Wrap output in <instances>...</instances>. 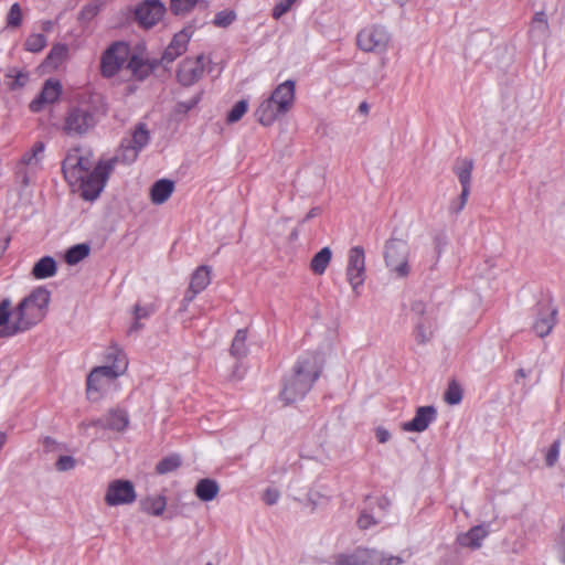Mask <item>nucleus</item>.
<instances>
[{
	"mask_svg": "<svg viewBox=\"0 0 565 565\" xmlns=\"http://www.w3.org/2000/svg\"><path fill=\"white\" fill-rule=\"evenodd\" d=\"M211 282V270L207 266H200L191 276L190 288L202 292Z\"/></svg>",
	"mask_w": 565,
	"mask_h": 565,
	"instance_id": "nucleus-30",
	"label": "nucleus"
},
{
	"mask_svg": "<svg viewBox=\"0 0 565 565\" xmlns=\"http://www.w3.org/2000/svg\"><path fill=\"white\" fill-rule=\"evenodd\" d=\"M113 171V161H99L94 169L78 181L82 198L86 201L96 200L104 190Z\"/></svg>",
	"mask_w": 565,
	"mask_h": 565,
	"instance_id": "nucleus-5",
	"label": "nucleus"
},
{
	"mask_svg": "<svg viewBox=\"0 0 565 565\" xmlns=\"http://www.w3.org/2000/svg\"><path fill=\"white\" fill-rule=\"evenodd\" d=\"M559 449L561 440L556 439L552 443L545 456V463L547 467H553L556 463L559 456Z\"/></svg>",
	"mask_w": 565,
	"mask_h": 565,
	"instance_id": "nucleus-47",
	"label": "nucleus"
},
{
	"mask_svg": "<svg viewBox=\"0 0 565 565\" xmlns=\"http://www.w3.org/2000/svg\"><path fill=\"white\" fill-rule=\"evenodd\" d=\"M192 31L188 28H184L180 32L175 33L162 53L158 63L164 67L174 62L179 56H181L188 49L189 42L192 36Z\"/></svg>",
	"mask_w": 565,
	"mask_h": 565,
	"instance_id": "nucleus-13",
	"label": "nucleus"
},
{
	"mask_svg": "<svg viewBox=\"0 0 565 565\" xmlns=\"http://www.w3.org/2000/svg\"><path fill=\"white\" fill-rule=\"evenodd\" d=\"M8 77H13L14 81L10 85L11 89H17L25 86L29 81V73L24 71H14V75L8 74Z\"/></svg>",
	"mask_w": 565,
	"mask_h": 565,
	"instance_id": "nucleus-52",
	"label": "nucleus"
},
{
	"mask_svg": "<svg viewBox=\"0 0 565 565\" xmlns=\"http://www.w3.org/2000/svg\"><path fill=\"white\" fill-rule=\"evenodd\" d=\"M154 310L156 308L153 305L140 306L137 303L134 307V317L137 318V320L147 319L154 312Z\"/></svg>",
	"mask_w": 565,
	"mask_h": 565,
	"instance_id": "nucleus-53",
	"label": "nucleus"
},
{
	"mask_svg": "<svg viewBox=\"0 0 565 565\" xmlns=\"http://www.w3.org/2000/svg\"><path fill=\"white\" fill-rule=\"evenodd\" d=\"M279 497V491L276 488L269 487L265 490L263 500L267 505H274L278 502Z\"/></svg>",
	"mask_w": 565,
	"mask_h": 565,
	"instance_id": "nucleus-56",
	"label": "nucleus"
},
{
	"mask_svg": "<svg viewBox=\"0 0 565 565\" xmlns=\"http://www.w3.org/2000/svg\"><path fill=\"white\" fill-rule=\"evenodd\" d=\"M198 0H171L170 10L175 15H184L196 4Z\"/></svg>",
	"mask_w": 565,
	"mask_h": 565,
	"instance_id": "nucleus-41",
	"label": "nucleus"
},
{
	"mask_svg": "<svg viewBox=\"0 0 565 565\" xmlns=\"http://www.w3.org/2000/svg\"><path fill=\"white\" fill-rule=\"evenodd\" d=\"M247 108H248L247 100L242 99V100L237 102L233 106V108L228 111L226 121L228 124H234V122L238 121L244 116V114L247 111Z\"/></svg>",
	"mask_w": 565,
	"mask_h": 565,
	"instance_id": "nucleus-43",
	"label": "nucleus"
},
{
	"mask_svg": "<svg viewBox=\"0 0 565 565\" xmlns=\"http://www.w3.org/2000/svg\"><path fill=\"white\" fill-rule=\"evenodd\" d=\"M247 330H237L231 345V354L237 359L244 358L247 354L246 347Z\"/></svg>",
	"mask_w": 565,
	"mask_h": 565,
	"instance_id": "nucleus-35",
	"label": "nucleus"
},
{
	"mask_svg": "<svg viewBox=\"0 0 565 565\" xmlns=\"http://www.w3.org/2000/svg\"><path fill=\"white\" fill-rule=\"evenodd\" d=\"M390 35L384 26L372 25L361 30L356 36L358 46L364 52H384Z\"/></svg>",
	"mask_w": 565,
	"mask_h": 565,
	"instance_id": "nucleus-8",
	"label": "nucleus"
},
{
	"mask_svg": "<svg viewBox=\"0 0 565 565\" xmlns=\"http://www.w3.org/2000/svg\"><path fill=\"white\" fill-rule=\"evenodd\" d=\"M44 150L45 143L43 141H36L32 149L23 154L21 162L26 166L39 164L44 156Z\"/></svg>",
	"mask_w": 565,
	"mask_h": 565,
	"instance_id": "nucleus-36",
	"label": "nucleus"
},
{
	"mask_svg": "<svg viewBox=\"0 0 565 565\" xmlns=\"http://www.w3.org/2000/svg\"><path fill=\"white\" fill-rule=\"evenodd\" d=\"M51 299L50 291L44 287L35 288L28 297L18 305L20 322L13 328V332H24L35 326L44 318V310Z\"/></svg>",
	"mask_w": 565,
	"mask_h": 565,
	"instance_id": "nucleus-3",
	"label": "nucleus"
},
{
	"mask_svg": "<svg viewBox=\"0 0 565 565\" xmlns=\"http://www.w3.org/2000/svg\"><path fill=\"white\" fill-rule=\"evenodd\" d=\"M295 90L296 82L287 79L273 90L269 98L278 105V109L286 110L288 113L295 103Z\"/></svg>",
	"mask_w": 565,
	"mask_h": 565,
	"instance_id": "nucleus-18",
	"label": "nucleus"
},
{
	"mask_svg": "<svg viewBox=\"0 0 565 565\" xmlns=\"http://www.w3.org/2000/svg\"><path fill=\"white\" fill-rule=\"evenodd\" d=\"M297 0H281L279 1L273 9V18L275 20H279L284 14H286L290 8L292 7V4L296 2Z\"/></svg>",
	"mask_w": 565,
	"mask_h": 565,
	"instance_id": "nucleus-49",
	"label": "nucleus"
},
{
	"mask_svg": "<svg viewBox=\"0 0 565 565\" xmlns=\"http://www.w3.org/2000/svg\"><path fill=\"white\" fill-rule=\"evenodd\" d=\"M76 466V459L72 456H60L57 461L55 462V468L57 471H70L74 469Z\"/></svg>",
	"mask_w": 565,
	"mask_h": 565,
	"instance_id": "nucleus-50",
	"label": "nucleus"
},
{
	"mask_svg": "<svg viewBox=\"0 0 565 565\" xmlns=\"http://www.w3.org/2000/svg\"><path fill=\"white\" fill-rule=\"evenodd\" d=\"M473 169L472 159H463L457 166L454 167V172L459 179L462 190L470 191L471 172Z\"/></svg>",
	"mask_w": 565,
	"mask_h": 565,
	"instance_id": "nucleus-29",
	"label": "nucleus"
},
{
	"mask_svg": "<svg viewBox=\"0 0 565 565\" xmlns=\"http://www.w3.org/2000/svg\"><path fill=\"white\" fill-rule=\"evenodd\" d=\"M107 359L111 360V364H119L120 360L122 359V361L125 363L124 372L126 371V369L128 366V361H127L126 354L117 347L109 348L108 353H107Z\"/></svg>",
	"mask_w": 565,
	"mask_h": 565,
	"instance_id": "nucleus-51",
	"label": "nucleus"
},
{
	"mask_svg": "<svg viewBox=\"0 0 565 565\" xmlns=\"http://www.w3.org/2000/svg\"><path fill=\"white\" fill-rule=\"evenodd\" d=\"M488 530L483 525L472 526L468 532L458 535L457 542L459 545L470 547L472 550L479 548L482 545V541L488 535Z\"/></svg>",
	"mask_w": 565,
	"mask_h": 565,
	"instance_id": "nucleus-22",
	"label": "nucleus"
},
{
	"mask_svg": "<svg viewBox=\"0 0 565 565\" xmlns=\"http://www.w3.org/2000/svg\"><path fill=\"white\" fill-rule=\"evenodd\" d=\"M402 558L398 556H385L384 553L359 547L349 554H339L335 557V565H401Z\"/></svg>",
	"mask_w": 565,
	"mask_h": 565,
	"instance_id": "nucleus-4",
	"label": "nucleus"
},
{
	"mask_svg": "<svg viewBox=\"0 0 565 565\" xmlns=\"http://www.w3.org/2000/svg\"><path fill=\"white\" fill-rule=\"evenodd\" d=\"M90 247L86 243L76 244L65 253V262L68 265H76L89 255Z\"/></svg>",
	"mask_w": 565,
	"mask_h": 565,
	"instance_id": "nucleus-34",
	"label": "nucleus"
},
{
	"mask_svg": "<svg viewBox=\"0 0 565 565\" xmlns=\"http://www.w3.org/2000/svg\"><path fill=\"white\" fill-rule=\"evenodd\" d=\"M201 93L193 96L189 100L179 102L175 106V111L178 114H186L191 109H193L201 100Z\"/></svg>",
	"mask_w": 565,
	"mask_h": 565,
	"instance_id": "nucleus-48",
	"label": "nucleus"
},
{
	"mask_svg": "<svg viewBox=\"0 0 565 565\" xmlns=\"http://www.w3.org/2000/svg\"><path fill=\"white\" fill-rule=\"evenodd\" d=\"M139 152L140 151L136 149L132 145H130L128 141H122L120 149L116 153V156L108 159L107 161H113V169L115 168L117 162L130 164L136 161Z\"/></svg>",
	"mask_w": 565,
	"mask_h": 565,
	"instance_id": "nucleus-31",
	"label": "nucleus"
},
{
	"mask_svg": "<svg viewBox=\"0 0 565 565\" xmlns=\"http://www.w3.org/2000/svg\"><path fill=\"white\" fill-rule=\"evenodd\" d=\"M174 191V182L169 179H160L156 181L150 189V198L152 203L162 204L171 196Z\"/></svg>",
	"mask_w": 565,
	"mask_h": 565,
	"instance_id": "nucleus-23",
	"label": "nucleus"
},
{
	"mask_svg": "<svg viewBox=\"0 0 565 565\" xmlns=\"http://www.w3.org/2000/svg\"><path fill=\"white\" fill-rule=\"evenodd\" d=\"M78 160L79 164H77L75 172V177H77L76 184L94 169V162L92 161L90 156H83L79 153Z\"/></svg>",
	"mask_w": 565,
	"mask_h": 565,
	"instance_id": "nucleus-42",
	"label": "nucleus"
},
{
	"mask_svg": "<svg viewBox=\"0 0 565 565\" xmlns=\"http://www.w3.org/2000/svg\"><path fill=\"white\" fill-rule=\"evenodd\" d=\"M375 436L381 444L387 443L391 438L390 431L384 427H377L375 430Z\"/></svg>",
	"mask_w": 565,
	"mask_h": 565,
	"instance_id": "nucleus-61",
	"label": "nucleus"
},
{
	"mask_svg": "<svg viewBox=\"0 0 565 565\" xmlns=\"http://www.w3.org/2000/svg\"><path fill=\"white\" fill-rule=\"evenodd\" d=\"M142 323L140 322V320H137V318L134 317V322L130 326L129 330H128V334H132L135 332H138L139 330L142 329Z\"/></svg>",
	"mask_w": 565,
	"mask_h": 565,
	"instance_id": "nucleus-64",
	"label": "nucleus"
},
{
	"mask_svg": "<svg viewBox=\"0 0 565 565\" xmlns=\"http://www.w3.org/2000/svg\"><path fill=\"white\" fill-rule=\"evenodd\" d=\"M22 22L21 7L18 2L13 3L7 15V25L10 28H18Z\"/></svg>",
	"mask_w": 565,
	"mask_h": 565,
	"instance_id": "nucleus-45",
	"label": "nucleus"
},
{
	"mask_svg": "<svg viewBox=\"0 0 565 565\" xmlns=\"http://www.w3.org/2000/svg\"><path fill=\"white\" fill-rule=\"evenodd\" d=\"M68 54V47L66 44H55L49 52L47 56L45 57V65L49 67L56 68L58 67L63 61L67 57Z\"/></svg>",
	"mask_w": 565,
	"mask_h": 565,
	"instance_id": "nucleus-33",
	"label": "nucleus"
},
{
	"mask_svg": "<svg viewBox=\"0 0 565 565\" xmlns=\"http://www.w3.org/2000/svg\"><path fill=\"white\" fill-rule=\"evenodd\" d=\"M469 193H470V191H466V192H465V190L461 191L458 202H455L450 205V211L452 213H459L465 207Z\"/></svg>",
	"mask_w": 565,
	"mask_h": 565,
	"instance_id": "nucleus-59",
	"label": "nucleus"
},
{
	"mask_svg": "<svg viewBox=\"0 0 565 565\" xmlns=\"http://www.w3.org/2000/svg\"><path fill=\"white\" fill-rule=\"evenodd\" d=\"M19 307L11 312L10 299H3L0 302V338H9L18 334L19 332H13V328L19 326Z\"/></svg>",
	"mask_w": 565,
	"mask_h": 565,
	"instance_id": "nucleus-17",
	"label": "nucleus"
},
{
	"mask_svg": "<svg viewBox=\"0 0 565 565\" xmlns=\"http://www.w3.org/2000/svg\"><path fill=\"white\" fill-rule=\"evenodd\" d=\"M408 257L409 247L406 241L391 238L386 242L384 250L385 264L399 278L406 277L409 274Z\"/></svg>",
	"mask_w": 565,
	"mask_h": 565,
	"instance_id": "nucleus-6",
	"label": "nucleus"
},
{
	"mask_svg": "<svg viewBox=\"0 0 565 565\" xmlns=\"http://www.w3.org/2000/svg\"><path fill=\"white\" fill-rule=\"evenodd\" d=\"M490 36L486 32H479L473 34L469 40V46H472L475 43L482 42L483 44H489Z\"/></svg>",
	"mask_w": 565,
	"mask_h": 565,
	"instance_id": "nucleus-60",
	"label": "nucleus"
},
{
	"mask_svg": "<svg viewBox=\"0 0 565 565\" xmlns=\"http://www.w3.org/2000/svg\"><path fill=\"white\" fill-rule=\"evenodd\" d=\"M124 364L125 363L121 359L119 364L96 366L95 369L92 370V381L96 376H102L103 380H105L106 382H110L117 379L119 375L124 373Z\"/></svg>",
	"mask_w": 565,
	"mask_h": 565,
	"instance_id": "nucleus-28",
	"label": "nucleus"
},
{
	"mask_svg": "<svg viewBox=\"0 0 565 565\" xmlns=\"http://www.w3.org/2000/svg\"><path fill=\"white\" fill-rule=\"evenodd\" d=\"M137 494L134 483L129 480H113L106 491L105 502L109 507L130 504L136 501Z\"/></svg>",
	"mask_w": 565,
	"mask_h": 565,
	"instance_id": "nucleus-9",
	"label": "nucleus"
},
{
	"mask_svg": "<svg viewBox=\"0 0 565 565\" xmlns=\"http://www.w3.org/2000/svg\"><path fill=\"white\" fill-rule=\"evenodd\" d=\"M321 365L319 358L313 353H306L298 358L292 372L284 379L280 399L286 404L301 401L319 379Z\"/></svg>",
	"mask_w": 565,
	"mask_h": 565,
	"instance_id": "nucleus-2",
	"label": "nucleus"
},
{
	"mask_svg": "<svg viewBox=\"0 0 565 565\" xmlns=\"http://www.w3.org/2000/svg\"><path fill=\"white\" fill-rule=\"evenodd\" d=\"M107 114V107L104 97L100 94L93 93L87 98H82L77 104L67 108L62 132L74 139L88 136Z\"/></svg>",
	"mask_w": 565,
	"mask_h": 565,
	"instance_id": "nucleus-1",
	"label": "nucleus"
},
{
	"mask_svg": "<svg viewBox=\"0 0 565 565\" xmlns=\"http://www.w3.org/2000/svg\"><path fill=\"white\" fill-rule=\"evenodd\" d=\"M204 73V55L195 58H184L178 68L177 78L182 86H191L196 83Z\"/></svg>",
	"mask_w": 565,
	"mask_h": 565,
	"instance_id": "nucleus-12",
	"label": "nucleus"
},
{
	"mask_svg": "<svg viewBox=\"0 0 565 565\" xmlns=\"http://www.w3.org/2000/svg\"><path fill=\"white\" fill-rule=\"evenodd\" d=\"M159 65L158 60L149 62L138 57L137 55H132L127 62V68L138 81L146 79Z\"/></svg>",
	"mask_w": 565,
	"mask_h": 565,
	"instance_id": "nucleus-20",
	"label": "nucleus"
},
{
	"mask_svg": "<svg viewBox=\"0 0 565 565\" xmlns=\"http://www.w3.org/2000/svg\"><path fill=\"white\" fill-rule=\"evenodd\" d=\"M62 94V85L58 81L47 79L44 82L40 94L30 103L32 113H40L45 105L54 104Z\"/></svg>",
	"mask_w": 565,
	"mask_h": 565,
	"instance_id": "nucleus-15",
	"label": "nucleus"
},
{
	"mask_svg": "<svg viewBox=\"0 0 565 565\" xmlns=\"http://www.w3.org/2000/svg\"><path fill=\"white\" fill-rule=\"evenodd\" d=\"M287 114L286 110L278 109V105L269 97L264 99L255 111V116L263 126L273 125L279 116Z\"/></svg>",
	"mask_w": 565,
	"mask_h": 565,
	"instance_id": "nucleus-19",
	"label": "nucleus"
},
{
	"mask_svg": "<svg viewBox=\"0 0 565 565\" xmlns=\"http://www.w3.org/2000/svg\"><path fill=\"white\" fill-rule=\"evenodd\" d=\"M56 262L51 256L40 258L32 268V275L36 279H45L56 274Z\"/></svg>",
	"mask_w": 565,
	"mask_h": 565,
	"instance_id": "nucleus-26",
	"label": "nucleus"
},
{
	"mask_svg": "<svg viewBox=\"0 0 565 565\" xmlns=\"http://www.w3.org/2000/svg\"><path fill=\"white\" fill-rule=\"evenodd\" d=\"M236 19V14L232 10H223L215 14L213 23L218 28H226L232 24Z\"/></svg>",
	"mask_w": 565,
	"mask_h": 565,
	"instance_id": "nucleus-44",
	"label": "nucleus"
},
{
	"mask_svg": "<svg viewBox=\"0 0 565 565\" xmlns=\"http://www.w3.org/2000/svg\"><path fill=\"white\" fill-rule=\"evenodd\" d=\"M377 523V520L375 516L367 511H362L359 519H358V525L362 530H366L372 525H375Z\"/></svg>",
	"mask_w": 565,
	"mask_h": 565,
	"instance_id": "nucleus-55",
	"label": "nucleus"
},
{
	"mask_svg": "<svg viewBox=\"0 0 565 565\" xmlns=\"http://www.w3.org/2000/svg\"><path fill=\"white\" fill-rule=\"evenodd\" d=\"M129 46L124 42L110 44L100 57V74L105 78L115 76L128 62Z\"/></svg>",
	"mask_w": 565,
	"mask_h": 565,
	"instance_id": "nucleus-7",
	"label": "nucleus"
},
{
	"mask_svg": "<svg viewBox=\"0 0 565 565\" xmlns=\"http://www.w3.org/2000/svg\"><path fill=\"white\" fill-rule=\"evenodd\" d=\"M556 546H557L561 562L565 565V522L562 525Z\"/></svg>",
	"mask_w": 565,
	"mask_h": 565,
	"instance_id": "nucleus-58",
	"label": "nucleus"
},
{
	"mask_svg": "<svg viewBox=\"0 0 565 565\" xmlns=\"http://www.w3.org/2000/svg\"><path fill=\"white\" fill-rule=\"evenodd\" d=\"M182 463L181 457L179 455H171L163 459H161L157 466L156 471L159 475H166L177 470Z\"/></svg>",
	"mask_w": 565,
	"mask_h": 565,
	"instance_id": "nucleus-38",
	"label": "nucleus"
},
{
	"mask_svg": "<svg viewBox=\"0 0 565 565\" xmlns=\"http://www.w3.org/2000/svg\"><path fill=\"white\" fill-rule=\"evenodd\" d=\"M444 399L449 405H457L462 399V388L461 386L456 382L451 381L448 384V387L445 392Z\"/></svg>",
	"mask_w": 565,
	"mask_h": 565,
	"instance_id": "nucleus-40",
	"label": "nucleus"
},
{
	"mask_svg": "<svg viewBox=\"0 0 565 565\" xmlns=\"http://www.w3.org/2000/svg\"><path fill=\"white\" fill-rule=\"evenodd\" d=\"M103 377L102 376H96L93 381H92V372L89 373V375L87 376V394L90 396L93 394V392H98L103 385Z\"/></svg>",
	"mask_w": 565,
	"mask_h": 565,
	"instance_id": "nucleus-57",
	"label": "nucleus"
},
{
	"mask_svg": "<svg viewBox=\"0 0 565 565\" xmlns=\"http://www.w3.org/2000/svg\"><path fill=\"white\" fill-rule=\"evenodd\" d=\"M166 507L167 499L164 495H149L140 501L141 510L156 516L161 515Z\"/></svg>",
	"mask_w": 565,
	"mask_h": 565,
	"instance_id": "nucleus-27",
	"label": "nucleus"
},
{
	"mask_svg": "<svg viewBox=\"0 0 565 565\" xmlns=\"http://www.w3.org/2000/svg\"><path fill=\"white\" fill-rule=\"evenodd\" d=\"M433 332L423 322H417L414 337L418 344L424 345L431 339Z\"/></svg>",
	"mask_w": 565,
	"mask_h": 565,
	"instance_id": "nucleus-46",
	"label": "nucleus"
},
{
	"mask_svg": "<svg viewBox=\"0 0 565 565\" xmlns=\"http://www.w3.org/2000/svg\"><path fill=\"white\" fill-rule=\"evenodd\" d=\"M200 292H196L194 290H192L190 287L189 289L185 291L184 294V297H183V300L182 302L184 305H189L191 301H193V299L195 298L196 295H199Z\"/></svg>",
	"mask_w": 565,
	"mask_h": 565,
	"instance_id": "nucleus-63",
	"label": "nucleus"
},
{
	"mask_svg": "<svg viewBox=\"0 0 565 565\" xmlns=\"http://www.w3.org/2000/svg\"><path fill=\"white\" fill-rule=\"evenodd\" d=\"M332 257V252L329 247L321 248L311 259L310 269L316 275H322Z\"/></svg>",
	"mask_w": 565,
	"mask_h": 565,
	"instance_id": "nucleus-32",
	"label": "nucleus"
},
{
	"mask_svg": "<svg viewBox=\"0 0 565 565\" xmlns=\"http://www.w3.org/2000/svg\"><path fill=\"white\" fill-rule=\"evenodd\" d=\"M43 448L46 452H56L65 449V445L58 443L56 439L45 436L42 439Z\"/></svg>",
	"mask_w": 565,
	"mask_h": 565,
	"instance_id": "nucleus-54",
	"label": "nucleus"
},
{
	"mask_svg": "<svg viewBox=\"0 0 565 565\" xmlns=\"http://www.w3.org/2000/svg\"><path fill=\"white\" fill-rule=\"evenodd\" d=\"M220 492V486L214 479L204 478L198 481L194 493L204 502L212 501Z\"/></svg>",
	"mask_w": 565,
	"mask_h": 565,
	"instance_id": "nucleus-24",
	"label": "nucleus"
},
{
	"mask_svg": "<svg viewBox=\"0 0 565 565\" xmlns=\"http://www.w3.org/2000/svg\"><path fill=\"white\" fill-rule=\"evenodd\" d=\"M83 425L86 427L94 426L114 431H124L129 425V416L125 409L115 407L109 409L104 417L90 420L88 424L83 423Z\"/></svg>",
	"mask_w": 565,
	"mask_h": 565,
	"instance_id": "nucleus-14",
	"label": "nucleus"
},
{
	"mask_svg": "<svg viewBox=\"0 0 565 565\" xmlns=\"http://www.w3.org/2000/svg\"><path fill=\"white\" fill-rule=\"evenodd\" d=\"M150 135L145 124H139L132 132L131 139L127 140L139 151L148 145Z\"/></svg>",
	"mask_w": 565,
	"mask_h": 565,
	"instance_id": "nucleus-37",
	"label": "nucleus"
},
{
	"mask_svg": "<svg viewBox=\"0 0 565 565\" xmlns=\"http://www.w3.org/2000/svg\"><path fill=\"white\" fill-rule=\"evenodd\" d=\"M46 45V38L41 33H32L24 42V49L32 53L41 52Z\"/></svg>",
	"mask_w": 565,
	"mask_h": 565,
	"instance_id": "nucleus-39",
	"label": "nucleus"
},
{
	"mask_svg": "<svg viewBox=\"0 0 565 565\" xmlns=\"http://www.w3.org/2000/svg\"><path fill=\"white\" fill-rule=\"evenodd\" d=\"M376 504L379 510H381L384 514L388 507L391 505V502L386 497H381L376 499Z\"/></svg>",
	"mask_w": 565,
	"mask_h": 565,
	"instance_id": "nucleus-62",
	"label": "nucleus"
},
{
	"mask_svg": "<svg viewBox=\"0 0 565 565\" xmlns=\"http://www.w3.org/2000/svg\"><path fill=\"white\" fill-rule=\"evenodd\" d=\"M556 309L543 308L540 310L539 316L533 323V330L540 338H544L550 334L556 322Z\"/></svg>",
	"mask_w": 565,
	"mask_h": 565,
	"instance_id": "nucleus-21",
	"label": "nucleus"
},
{
	"mask_svg": "<svg viewBox=\"0 0 565 565\" xmlns=\"http://www.w3.org/2000/svg\"><path fill=\"white\" fill-rule=\"evenodd\" d=\"M166 7L160 0H145L135 10V18L145 29L156 25L163 17Z\"/></svg>",
	"mask_w": 565,
	"mask_h": 565,
	"instance_id": "nucleus-10",
	"label": "nucleus"
},
{
	"mask_svg": "<svg viewBox=\"0 0 565 565\" xmlns=\"http://www.w3.org/2000/svg\"><path fill=\"white\" fill-rule=\"evenodd\" d=\"M79 150H81L79 148L73 149V151L67 153V156L65 157V159L62 162V172L64 174L65 180L71 185H76L77 177H75V172H76L77 164H79V160H78Z\"/></svg>",
	"mask_w": 565,
	"mask_h": 565,
	"instance_id": "nucleus-25",
	"label": "nucleus"
},
{
	"mask_svg": "<svg viewBox=\"0 0 565 565\" xmlns=\"http://www.w3.org/2000/svg\"><path fill=\"white\" fill-rule=\"evenodd\" d=\"M437 418V409L433 405L420 406L416 409L412 420L402 425L405 431L422 433L428 428Z\"/></svg>",
	"mask_w": 565,
	"mask_h": 565,
	"instance_id": "nucleus-16",
	"label": "nucleus"
},
{
	"mask_svg": "<svg viewBox=\"0 0 565 565\" xmlns=\"http://www.w3.org/2000/svg\"><path fill=\"white\" fill-rule=\"evenodd\" d=\"M365 276V255L361 246H354L349 252L347 278L355 290L364 282Z\"/></svg>",
	"mask_w": 565,
	"mask_h": 565,
	"instance_id": "nucleus-11",
	"label": "nucleus"
}]
</instances>
